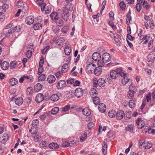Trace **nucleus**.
Returning a JSON list of instances; mask_svg holds the SVG:
<instances>
[{"label":"nucleus","instance_id":"obj_54","mask_svg":"<svg viewBox=\"0 0 155 155\" xmlns=\"http://www.w3.org/2000/svg\"><path fill=\"white\" fill-rule=\"evenodd\" d=\"M129 81V79L127 77V76H126L124 77H123V78L122 81V83L124 85H126L128 82Z\"/></svg>","mask_w":155,"mask_h":155},{"label":"nucleus","instance_id":"obj_8","mask_svg":"<svg viewBox=\"0 0 155 155\" xmlns=\"http://www.w3.org/2000/svg\"><path fill=\"white\" fill-rule=\"evenodd\" d=\"M12 34V30L10 29L2 32L1 36L2 37H3V38H4L5 37H9Z\"/></svg>","mask_w":155,"mask_h":155},{"label":"nucleus","instance_id":"obj_49","mask_svg":"<svg viewBox=\"0 0 155 155\" xmlns=\"http://www.w3.org/2000/svg\"><path fill=\"white\" fill-rule=\"evenodd\" d=\"M149 40H150L148 44L149 49L151 50L152 49L153 47V41L151 38L150 37V38H149Z\"/></svg>","mask_w":155,"mask_h":155},{"label":"nucleus","instance_id":"obj_7","mask_svg":"<svg viewBox=\"0 0 155 155\" xmlns=\"http://www.w3.org/2000/svg\"><path fill=\"white\" fill-rule=\"evenodd\" d=\"M107 140L106 139H105L102 146V151L103 155H106L107 151Z\"/></svg>","mask_w":155,"mask_h":155},{"label":"nucleus","instance_id":"obj_33","mask_svg":"<svg viewBox=\"0 0 155 155\" xmlns=\"http://www.w3.org/2000/svg\"><path fill=\"white\" fill-rule=\"evenodd\" d=\"M69 69V67L67 64H64L62 66L61 68L62 72L65 73L67 72Z\"/></svg>","mask_w":155,"mask_h":155},{"label":"nucleus","instance_id":"obj_31","mask_svg":"<svg viewBox=\"0 0 155 155\" xmlns=\"http://www.w3.org/2000/svg\"><path fill=\"white\" fill-rule=\"evenodd\" d=\"M51 19L52 20L55 21L59 17L58 13L55 12H53L50 15Z\"/></svg>","mask_w":155,"mask_h":155},{"label":"nucleus","instance_id":"obj_64","mask_svg":"<svg viewBox=\"0 0 155 155\" xmlns=\"http://www.w3.org/2000/svg\"><path fill=\"white\" fill-rule=\"evenodd\" d=\"M67 82L68 84H74V79L72 78H69L67 81Z\"/></svg>","mask_w":155,"mask_h":155},{"label":"nucleus","instance_id":"obj_43","mask_svg":"<svg viewBox=\"0 0 155 155\" xmlns=\"http://www.w3.org/2000/svg\"><path fill=\"white\" fill-rule=\"evenodd\" d=\"M65 41V39L63 37H61L58 39L55 40V42L57 44H60L64 42Z\"/></svg>","mask_w":155,"mask_h":155},{"label":"nucleus","instance_id":"obj_50","mask_svg":"<svg viewBox=\"0 0 155 155\" xmlns=\"http://www.w3.org/2000/svg\"><path fill=\"white\" fill-rule=\"evenodd\" d=\"M97 61V64L99 66L98 67H101L104 65V62H105L102 59V60L101 59Z\"/></svg>","mask_w":155,"mask_h":155},{"label":"nucleus","instance_id":"obj_60","mask_svg":"<svg viewBox=\"0 0 155 155\" xmlns=\"http://www.w3.org/2000/svg\"><path fill=\"white\" fill-rule=\"evenodd\" d=\"M45 79V76L44 74H41L38 77V80L39 81H44Z\"/></svg>","mask_w":155,"mask_h":155},{"label":"nucleus","instance_id":"obj_17","mask_svg":"<svg viewBox=\"0 0 155 155\" xmlns=\"http://www.w3.org/2000/svg\"><path fill=\"white\" fill-rule=\"evenodd\" d=\"M110 54L107 53H104L102 55V59L105 62H107L110 59Z\"/></svg>","mask_w":155,"mask_h":155},{"label":"nucleus","instance_id":"obj_58","mask_svg":"<svg viewBox=\"0 0 155 155\" xmlns=\"http://www.w3.org/2000/svg\"><path fill=\"white\" fill-rule=\"evenodd\" d=\"M119 5L120 8L122 10H124L126 7V6L124 2H120L119 3Z\"/></svg>","mask_w":155,"mask_h":155},{"label":"nucleus","instance_id":"obj_18","mask_svg":"<svg viewBox=\"0 0 155 155\" xmlns=\"http://www.w3.org/2000/svg\"><path fill=\"white\" fill-rule=\"evenodd\" d=\"M116 117L118 120L122 119L124 116V112L121 110L118 111L116 114Z\"/></svg>","mask_w":155,"mask_h":155},{"label":"nucleus","instance_id":"obj_2","mask_svg":"<svg viewBox=\"0 0 155 155\" xmlns=\"http://www.w3.org/2000/svg\"><path fill=\"white\" fill-rule=\"evenodd\" d=\"M93 85L94 87H97L98 86L104 87L105 84V81L104 78H100L97 80L94 78L92 80Z\"/></svg>","mask_w":155,"mask_h":155},{"label":"nucleus","instance_id":"obj_9","mask_svg":"<svg viewBox=\"0 0 155 155\" xmlns=\"http://www.w3.org/2000/svg\"><path fill=\"white\" fill-rule=\"evenodd\" d=\"M9 137L8 135L7 134H3L2 137H0V140H1V142L3 144H5L8 140Z\"/></svg>","mask_w":155,"mask_h":155},{"label":"nucleus","instance_id":"obj_63","mask_svg":"<svg viewBox=\"0 0 155 155\" xmlns=\"http://www.w3.org/2000/svg\"><path fill=\"white\" fill-rule=\"evenodd\" d=\"M21 27L19 26H17L13 29V31L15 32H18L20 31Z\"/></svg>","mask_w":155,"mask_h":155},{"label":"nucleus","instance_id":"obj_46","mask_svg":"<svg viewBox=\"0 0 155 155\" xmlns=\"http://www.w3.org/2000/svg\"><path fill=\"white\" fill-rule=\"evenodd\" d=\"M115 110H112L109 112L108 113V115L111 118H113L115 116Z\"/></svg>","mask_w":155,"mask_h":155},{"label":"nucleus","instance_id":"obj_11","mask_svg":"<svg viewBox=\"0 0 155 155\" xmlns=\"http://www.w3.org/2000/svg\"><path fill=\"white\" fill-rule=\"evenodd\" d=\"M147 58L148 62L153 61L155 59V51L150 52Z\"/></svg>","mask_w":155,"mask_h":155},{"label":"nucleus","instance_id":"obj_10","mask_svg":"<svg viewBox=\"0 0 155 155\" xmlns=\"http://www.w3.org/2000/svg\"><path fill=\"white\" fill-rule=\"evenodd\" d=\"M117 68L116 70L111 71L110 73V77L112 79H115L118 76V72H117Z\"/></svg>","mask_w":155,"mask_h":155},{"label":"nucleus","instance_id":"obj_41","mask_svg":"<svg viewBox=\"0 0 155 155\" xmlns=\"http://www.w3.org/2000/svg\"><path fill=\"white\" fill-rule=\"evenodd\" d=\"M152 146V145L151 143H149L148 142H147L144 143L143 147L145 149H147L151 148Z\"/></svg>","mask_w":155,"mask_h":155},{"label":"nucleus","instance_id":"obj_23","mask_svg":"<svg viewBox=\"0 0 155 155\" xmlns=\"http://www.w3.org/2000/svg\"><path fill=\"white\" fill-rule=\"evenodd\" d=\"M117 72H118V75L119 74L120 75L123 77L127 76V74H126L125 71L122 69V68H117Z\"/></svg>","mask_w":155,"mask_h":155},{"label":"nucleus","instance_id":"obj_4","mask_svg":"<svg viewBox=\"0 0 155 155\" xmlns=\"http://www.w3.org/2000/svg\"><path fill=\"white\" fill-rule=\"evenodd\" d=\"M16 6L18 8H21V9L22 11L24 12H26L27 9L26 5L24 4V2L21 1H18L16 4Z\"/></svg>","mask_w":155,"mask_h":155},{"label":"nucleus","instance_id":"obj_44","mask_svg":"<svg viewBox=\"0 0 155 155\" xmlns=\"http://www.w3.org/2000/svg\"><path fill=\"white\" fill-rule=\"evenodd\" d=\"M41 88V86L40 84L38 83L35 86V90L37 92H38Z\"/></svg>","mask_w":155,"mask_h":155},{"label":"nucleus","instance_id":"obj_22","mask_svg":"<svg viewBox=\"0 0 155 155\" xmlns=\"http://www.w3.org/2000/svg\"><path fill=\"white\" fill-rule=\"evenodd\" d=\"M90 94L92 97H97L98 92L95 88H92L90 90Z\"/></svg>","mask_w":155,"mask_h":155},{"label":"nucleus","instance_id":"obj_52","mask_svg":"<svg viewBox=\"0 0 155 155\" xmlns=\"http://www.w3.org/2000/svg\"><path fill=\"white\" fill-rule=\"evenodd\" d=\"M25 81L29 83L33 81V78L31 76H25Z\"/></svg>","mask_w":155,"mask_h":155},{"label":"nucleus","instance_id":"obj_34","mask_svg":"<svg viewBox=\"0 0 155 155\" xmlns=\"http://www.w3.org/2000/svg\"><path fill=\"white\" fill-rule=\"evenodd\" d=\"M59 147L58 144L55 143H52L49 145V147L51 149H55Z\"/></svg>","mask_w":155,"mask_h":155},{"label":"nucleus","instance_id":"obj_32","mask_svg":"<svg viewBox=\"0 0 155 155\" xmlns=\"http://www.w3.org/2000/svg\"><path fill=\"white\" fill-rule=\"evenodd\" d=\"M55 23L58 26H62L63 25L64 21L61 18L58 17L55 21Z\"/></svg>","mask_w":155,"mask_h":155},{"label":"nucleus","instance_id":"obj_59","mask_svg":"<svg viewBox=\"0 0 155 155\" xmlns=\"http://www.w3.org/2000/svg\"><path fill=\"white\" fill-rule=\"evenodd\" d=\"M39 145L41 147H45L46 146V143L45 141H41L39 142Z\"/></svg>","mask_w":155,"mask_h":155},{"label":"nucleus","instance_id":"obj_38","mask_svg":"<svg viewBox=\"0 0 155 155\" xmlns=\"http://www.w3.org/2000/svg\"><path fill=\"white\" fill-rule=\"evenodd\" d=\"M137 90L136 87L134 84H132L129 86V91L136 93L137 91Z\"/></svg>","mask_w":155,"mask_h":155},{"label":"nucleus","instance_id":"obj_24","mask_svg":"<svg viewBox=\"0 0 155 155\" xmlns=\"http://www.w3.org/2000/svg\"><path fill=\"white\" fill-rule=\"evenodd\" d=\"M98 110L100 112L104 113L106 110V106L103 103H101L99 104Z\"/></svg>","mask_w":155,"mask_h":155},{"label":"nucleus","instance_id":"obj_47","mask_svg":"<svg viewBox=\"0 0 155 155\" xmlns=\"http://www.w3.org/2000/svg\"><path fill=\"white\" fill-rule=\"evenodd\" d=\"M68 27L66 26H64L61 29V32L64 34H66L68 31Z\"/></svg>","mask_w":155,"mask_h":155},{"label":"nucleus","instance_id":"obj_15","mask_svg":"<svg viewBox=\"0 0 155 155\" xmlns=\"http://www.w3.org/2000/svg\"><path fill=\"white\" fill-rule=\"evenodd\" d=\"M65 84L66 82L64 81L60 80L58 83L56 87L58 89H60L64 87Z\"/></svg>","mask_w":155,"mask_h":155},{"label":"nucleus","instance_id":"obj_12","mask_svg":"<svg viewBox=\"0 0 155 155\" xmlns=\"http://www.w3.org/2000/svg\"><path fill=\"white\" fill-rule=\"evenodd\" d=\"M101 56L100 54L98 52H95L93 53L92 58L95 61H97L101 59Z\"/></svg>","mask_w":155,"mask_h":155},{"label":"nucleus","instance_id":"obj_1","mask_svg":"<svg viewBox=\"0 0 155 155\" xmlns=\"http://www.w3.org/2000/svg\"><path fill=\"white\" fill-rule=\"evenodd\" d=\"M72 7V4L69 3L67 4L65 7L63 8V13L61 15V17L64 21H68L69 17V12Z\"/></svg>","mask_w":155,"mask_h":155},{"label":"nucleus","instance_id":"obj_48","mask_svg":"<svg viewBox=\"0 0 155 155\" xmlns=\"http://www.w3.org/2000/svg\"><path fill=\"white\" fill-rule=\"evenodd\" d=\"M17 63L16 61L12 62L10 63V68L11 69H14L17 66Z\"/></svg>","mask_w":155,"mask_h":155},{"label":"nucleus","instance_id":"obj_20","mask_svg":"<svg viewBox=\"0 0 155 155\" xmlns=\"http://www.w3.org/2000/svg\"><path fill=\"white\" fill-rule=\"evenodd\" d=\"M126 131H128L131 133H133L134 131V125L132 124H129L125 128Z\"/></svg>","mask_w":155,"mask_h":155},{"label":"nucleus","instance_id":"obj_40","mask_svg":"<svg viewBox=\"0 0 155 155\" xmlns=\"http://www.w3.org/2000/svg\"><path fill=\"white\" fill-rule=\"evenodd\" d=\"M93 101L95 105H97L100 103V100L98 97H95L93 98Z\"/></svg>","mask_w":155,"mask_h":155},{"label":"nucleus","instance_id":"obj_26","mask_svg":"<svg viewBox=\"0 0 155 155\" xmlns=\"http://www.w3.org/2000/svg\"><path fill=\"white\" fill-rule=\"evenodd\" d=\"M56 78L54 75H50L48 78V81L49 83H52L55 81Z\"/></svg>","mask_w":155,"mask_h":155},{"label":"nucleus","instance_id":"obj_21","mask_svg":"<svg viewBox=\"0 0 155 155\" xmlns=\"http://www.w3.org/2000/svg\"><path fill=\"white\" fill-rule=\"evenodd\" d=\"M44 99V97L42 94H38L36 97L35 98L36 101L38 103L41 102Z\"/></svg>","mask_w":155,"mask_h":155},{"label":"nucleus","instance_id":"obj_39","mask_svg":"<svg viewBox=\"0 0 155 155\" xmlns=\"http://www.w3.org/2000/svg\"><path fill=\"white\" fill-rule=\"evenodd\" d=\"M42 27V24L39 23L35 24L33 26L35 30H40L41 29Z\"/></svg>","mask_w":155,"mask_h":155},{"label":"nucleus","instance_id":"obj_55","mask_svg":"<svg viewBox=\"0 0 155 155\" xmlns=\"http://www.w3.org/2000/svg\"><path fill=\"white\" fill-rule=\"evenodd\" d=\"M70 109V106L68 105L65 106L61 108V110L63 112H66L69 110Z\"/></svg>","mask_w":155,"mask_h":155},{"label":"nucleus","instance_id":"obj_6","mask_svg":"<svg viewBox=\"0 0 155 155\" xmlns=\"http://www.w3.org/2000/svg\"><path fill=\"white\" fill-rule=\"evenodd\" d=\"M75 95L78 98L81 97L83 94V90L80 87L77 88L75 90Z\"/></svg>","mask_w":155,"mask_h":155},{"label":"nucleus","instance_id":"obj_30","mask_svg":"<svg viewBox=\"0 0 155 155\" xmlns=\"http://www.w3.org/2000/svg\"><path fill=\"white\" fill-rule=\"evenodd\" d=\"M23 99L21 97L16 98L15 99V104L18 106L21 105L23 103Z\"/></svg>","mask_w":155,"mask_h":155},{"label":"nucleus","instance_id":"obj_56","mask_svg":"<svg viewBox=\"0 0 155 155\" xmlns=\"http://www.w3.org/2000/svg\"><path fill=\"white\" fill-rule=\"evenodd\" d=\"M139 36L140 37L139 39L140 40H146L147 38L148 37L149 38H150V36L148 35H146L145 36L141 35Z\"/></svg>","mask_w":155,"mask_h":155},{"label":"nucleus","instance_id":"obj_36","mask_svg":"<svg viewBox=\"0 0 155 155\" xmlns=\"http://www.w3.org/2000/svg\"><path fill=\"white\" fill-rule=\"evenodd\" d=\"M71 48L70 46H67L65 47L64 50V52L66 55H69L71 52Z\"/></svg>","mask_w":155,"mask_h":155},{"label":"nucleus","instance_id":"obj_57","mask_svg":"<svg viewBox=\"0 0 155 155\" xmlns=\"http://www.w3.org/2000/svg\"><path fill=\"white\" fill-rule=\"evenodd\" d=\"M32 51L30 50H28L26 54V57L29 59L32 55Z\"/></svg>","mask_w":155,"mask_h":155},{"label":"nucleus","instance_id":"obj_53","mask_svg":"<svg viewBox=\"0 0 155 155\" xmlns=\"http://www.w3.org/2000/svg\"><path fill=\"white\" fill-rule=\"evenodd\" d=\"M135 93L134 92L129 90L127 94V97L129 98H132L134 97V94Z\"/></svg>","mask_w":155,"mask_h":155},{"label":"nucleus","instance_id":"obj_62","mask_svg":"<svg viewBox=\"0 0 155 155\" xmlns=\"http://www.w3.org/2000/svg\"><path fill=\"white\" fill-rule=\"evenodd\" d=\"M152 97L153 100L151 101V102L153 104H155V90L152 94Z\"/></svg>","mask_w":155,"mask_h":155},{"label":"nucleus","instance_id":"obj_5","mask_svg":"<svg viewBox=\"0 0 155 155\" xmlns=\"http://www.w3.org/2000/svg\"><path fill=\"white\" fill-rule=\"evenodd\" d=\"M136 123L137 127L139 129H141L144 127L145 125V121L141 118H138L136 120Z\"/></svg>","mask_w":155,"mask_h":155},{"label":"nucleus","instance_id":"obj_51","mask_svg":"<svg viewBox=\"0 0 155 155\" xmlns=\"http://www.w3.org/2000/svg\"><path fill=\"white\" fill-rule=\"evenodd\" d=\"M59 110V109L58 107H54L51 110V114H55L58 112Z\"/></svg>","mask_w":155,"mask_h":155},{"label":"nucleus","instance_id":"obj_29","mask_svg":"<svg viewBox=\"0 0 155 155\" xmlns=\"http://www.w3.org/2000/svg\"><path fill=\"white\" fill-rule=\"evenodd\" d=\"M130 11L129 10L126 15V24L128 25H129L130 24V21L132 20V17L130 16Z\"/></svg>","mask_w":155,"mask_h":155},{"label":"nucleus","instance_id":"obj_28","mask_svg":"<svg viewBox=\"0 0 155 155\" xmlns=\"http://www.w3.org/2000/svg\"><path fill=\"white\" fill-rule=\"evenodd\" d=\"M137 1L138 3L136 5V8L138 12H140L142 8L141 5L143 2V1L141 0H137Z\"/></svg>","mask_w":155,"mask_h":155},{"label":"nucleus","instance_id":"obj_45","mask_svg":"<svg viewBox=\"0 0 155 155\" xmlns=\"http://www.w3.org/2000/svg\"><path fill=\"white\" fill-rule=\"evenodd\" d=\"M87 134L85 133L82 134L80 138V141L81 142L84 141L87 138Z\"/></svg>","mask_w":155,"mask_h":155},{"label":"nucleus","instance_id":"obj_42","mask_svg":"<svg viewBox=\"0 0 155 155\" xmlns=\"http://www.w3.org/2000/svg\"><path fill=\"white\" fill-rule=\"evenodd\" d=\"M18 83V80L16 78H12L10 79V84L12 86H14Z\"/></svg>","mask_w":155,"mask_h":155},{"label":"nucleus","instance_id":"obj_13","mask_svg":"<svg viewBox=\"0 0 155 155\" xmlns=\"http://www.w3.org/2000/svg\"><path fill=\"white\" fill-rule=\"evenodd\" d=\"M10 65L9 63L6 61H4L1 64L2 69L3 70H7Z\"/></svg>","mask_w":155,"mask_h":155},{"label":"nucleus","instance_id":"obj_19","mask_svg":"<svg viewBox=\"0 0 155 155\" xmlns=\"http://www.w3.org/2000/svg\"><path fill=\"white\" fill-rule=\"evenodd\" d=\"M136 101L135 98H132L129 102V106L131 108H134L136 106Z\"/></svg>","mask_w":155,"mask_h":155},{"label":"nucleus","instance_id":"obj_25","mask_svg":"<svg viewBox=\"0 0 155 155\" xmlns=\"http://www.w3.org/2000/svg\"><path fill=\"white\" fill-rule=\"evenodd\" d=\"M102 71V70L101 67H97L95 68L94 71V72L95 75L98 76L101 74Z\"/></svg>","mask_w":155,"mask_h":155},{"label":"nucleus","instance_id":"obj_61","mask_svg":"<svg viewBox=\"0 0 155 155\" xmlns=\"http://www.w3.org/2000/svg\"><path fill=\"white\" fill-rule=\"evenodd\" d=\"M41 135L39 134H37L35 135L34 137V140L35 142H38L39 140V138L41 137Z\"/></svg>","mask_w":155,"mask_h":155},{"label":"nucleus","instance_id":"obj_35","mask_svg":"<svg viewBox=\"0 0 155 155\" xmlns=\"http://www.w3.org/2000/svg\"><path fill=\"white\" fill-rule=\"evenodd\" d=\"M59 96L56 94L52 95L51 97V100L53 101H57L59 100Z\"/></svg>","mask_w":155,"mask_h":155},{"label":"nucleus","instance_id":"obj_16","mask_svg":"<svg viewBox=\"0 0 155 155\" xmlns=\"http://www.w3.org/2000/svg\"><path fill=\"white\" fill-rule=\"evenodd\" d=\"M8 7V5L5 4L0 6V14L2 15L5 12Z\"/></svg>","mask_w":155,"mask_h":155},{"label":"nucleus","instance_id":"obj_14","mask_svg":"<svg viewBox=\"0 0 155 155\" xmlns=\"http://www.w3.org/2000/svg\"><path fill=\"white\" fill-rule=\"evenodd\" d=\"M26 23L29 25H31L34 22V18L32 16H30L27 17L25 19Z\"/></svg>","mask_w":155,"mask_h":155},{"label":"nucleus","instance_id":"obj_37","mask_svg":"<svg viewBox=\"0 0 155 155\" xmlns=\"http://www.w3.org/2000/svg\"><path fill=\"white\" fill-rule=\"evenodd\" d=\"M33 91L32 87H28L26 90V94L28 96H30L32 95Z\"/></svg>","mask_w":155,"mask_h":155},{"label":"nucleus","instance_id":"obj_3","mask_svg":"<svg viewBox=\"0 0 155 155\" xmlns=\"http://www.w3.org/2000/svg\"><path fill=\"white\" fill-rule=\"evenodd\" d=\"M95 67L96 65L93 63L87 64L86 68L87 72L89 74H92Z\"/></svg>","mask_w":155,"mask_h":155},{"label":"nucleus","instance_id":"obj_27","mask_svg":"<svg viewBox=\"0 0 155 155\" xmlns=\"http://www.w3.org/2000/svg\"><path fill=\"white\" fill-rule=\"evenodd\" d=\"M82 112L84 115L86 116L90 115L91 113L90 110L87 108L83 109L82 110Z\"/></svg>","mask_w":155,"mask_h":155}]
</instances>
